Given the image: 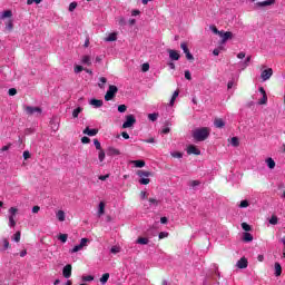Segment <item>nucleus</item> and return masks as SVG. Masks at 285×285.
Listing matches in <instances>:
<instances>
[{
	"mask_svg": "<svg viewBox=\"0 0 285 285\" xmlns=\"http://www.w3.org/2000/svg\"><path fill=\"white\" fill-rule=\"evenodd\" d=\"M191 137L193 139H195V141H206V139L210 137V128H197L193 131Z\"/></svg>",
	"mask_w": 285,
	"mask_h": 285,
	"instance_id": "1",
	"label": "nucleus"
},
{
	"mask_svg": "<svg viewBox=\"0 0 285 285\" xmlns=\"http://www.w3.org/2000/svg\"><path fill=\"white\" fill-rule=\"evenodd\" d=\"M117 92H119V88L115 85H109V88L105 95V101H112L117 97Z\"/></svg>",
	"mask_w": 285,
	"mask_h": 285,
	"instance_id": "2",
	"label": "nucleus"
},
{
	"mask_svg": "<svg viewBox=\"0 0 285 285\" xmlns=\"http://www.w3.org/2000/svg\"><path fill=\"white\" fill-rule=\"evenodd\" d=\"M137 124V118L135 115H127L126 121L122 124V128H132Z\"/></svg>",
	"mask_w": 285,
	"mask_h": 285,
	"instance_id": "3",
	"label": "nucleus"
},
{
	"mask_svg": "<svg viewBox=\"0 0 285 285\" xmlns=\"http://www.w3.org/2000/svg\"><path fill=\"white\" fill-rule=\"evenodd\" d=\"M273 77V68H268L262 71L261 79L263 81H268Z\"/></svg>",
	"mask_w": 285,
	"mask_h": 285,
	"instance_id": "4",
	"label": "nucleus"
},
{
	"mask_svg": "<svg viewBox=\"0 0 285 285\" xmlns=\"http://www.w3.org/2000/svg\"><path fill=\"white\" fill-rule=\"evenodd\" d=\"M24 110L27 115H35V112H38V115H41V112H43V110L40 107H32V106L24 107Z\"/></svg>",
	"mask_w": 285,
	"mask_h": 285,
	"instance_id": "5",
	"label": "nucleus"
},
{
	"mask_svg": "<svg viewBox=\"0 0 285 285\" xmlns=\"http://www.w3.org/2000/svg\"><path fill=\"white\" fill-rule=\"evenodd\" d=\"M62 275L66 279H70V277L72 276V265H66L62 269Z\"/></svg>",
	"mask_w": 285,
	"mask_h": 285,
	"instance_id": "6",
	"label": "nucleus"
},
{
	"mask_svg": "<svg viewBox=\"0 0 285 285\" xmlns=\"http://www.w3.org/2000/svg\"><path fill=\"white\" fill-rule=\"evenodd\" d=\"M222 33L219 35V37L222 38L220 43H226V41H228V39H233V32L230 31H220Z\"/></svg>",
	"mask_w": 285,
	"mask_h": 285,
	"instance_id": "7",
	"label": "nucleus"
},
{
	"mask_svg": "<svg viewBox=\"0 0 285 285\" xmlns=\"http://www.w3.org/2000/svg\"><path fill=\"white\" fill-rule=\"evenodd\" d=\"M167 52L171 61H179L181 56L179 55V52H177V50L168 49Z\"/></svg>",
	"mask_w": 285,
	"mask_h": 285,
	"instance_id": "8",
	"label": "nucleus"
},
{
	"mask_svg": "<svg viewBox=\"0 0 285 285\" xmlns=\"http://www.w3.org/2000/svg\"><path fill=\"white\" fill-rule=\"evenodd\" d=\"M187 155H202V150H199L195 145H189L187 147Z\"/></svg>",
	"mask_w": 285,
	"mask_h": 285,
	"instance_id": "9",
	"label": "nucleus"
},
{
	"mask_svg": "<svg viewBox=\"0 0 285 285\" xmlns=\"http://www.w3.org/2000/svg\"><path fill=\"white\" fill-rule=\"evenodd\" d=\"M237 268H248V259L246 257H242L237 263H236Z\"/></svg>",
	"mask_w": 285,
	"mask_h": 285,
	"instance_id": "10",
	"label": "nucleus"
},
{
	"mask_svg": "<svg viewBox=\"0 0 285 285\" xmlns=\"http://www.w3.org/2000/svg\"><path fill=\"white\" fill-rule=\"evenodd\" d=\"M107 155H108L109 157H117V156L121 155V151H119V149H117V148H115V147H109V148L107 149Z\"/></svg>",
	"mask_w": 285,
	"mask_h": 285,
	"instance_id": "11",
	"label": "nucleus"
},
{
	"mask_svg": "<svg viewBox=\"0 0 285 285\" xmlns=\"http://www.w3.org/2000/svg\"><path fill=\"white\" fill-rule=\"evenodd\" d=\"M98 132L99 129H90V127L83 129V135H88V137H95Z\"/></svg>",
	"mask_w": 285,
	"mask_h": 285,
	"instance_id": "12",
	"label": "nucleus"
},
{
	"mask_svg": "<svg viewBox=\"0 0 285 285\" xmlns=\"http://www.w3.org/2000/svg\"><path fill=\"white\" fill-rule=\"evenodd\" d=\"M257 8H266L268 6H275V0H265L256 3Z\"/></svg>",
	"mask_w": 285,
	"mask_h": 285,
	"instance_id": "13",
	"label": "nucleus"
},
{
	"mask_svg": "<svg viewBox=\"0 0 285 285\" xmlns=\"http://www.w3.org/2000/svg\"><path fill=\"white\" fill-rule=\"evenodd\" d=\"M90 106H95V108H101V106H104V100H99V99H91L89 101Z\"/></svg>",
	"mask_w": 285,
	"mask_h": 285,
	"instance_id": "14",
	"label": "nucleus"
},
{
	"mask_svg": "<svg viewBox=\"0 0 285 285\" xmlns=\"http://www.w3.org/2000/svg\"><path fill=\"white\" fill-rule=\"evenodd\" d=\"M99 83L98 87L100 88V90H104L106 88V83H108V78L106 77H100L99 78Z\"/></svg>",
	"mask_w": 285,
	"mask_h": 285,
	"instance_id": "15",
	"label": "nucleus"
},
{
	"mask_svg": "<svg viewBox=\"0 0 285 285\" xmlns=\"http://www.w3.org/2000/svg\"><path fill=\"white\" fill-rule=\"evenodd\" d=\"M214 126H215L216 128H224V126H226V122H224V119L217 118V119H215V121H214Z\"/></svg>",
	"mask_w": 285,
	"mask_h": 285,
	"instance_id": "16",
	"label": "nucleus"
},
{
	"mask_svg": "<svg viewBox=\"0 0 285 285\" xmlns=\"http://www.w3.org/2000/svg\"><path fill=\"white\" fill-rule=\"evenodd\" d=\"M243 242H253V234L248 233V232H245L243 233Z\"/></svg>",
	"mask_w": 285,
	"mask_h": 285,
	"instance_id": "17",
	"label": "nucleus"
},
{
	"mask_svg": "<svg viewBox=\"0 0 285 285\" xmlns=\"http://www.w3.org/2000/svg\"><path fill=\"white\" fill-rule=\"evenodd\" d=\"M274 268H275V276L279 277L282 275V265L279 263H275Z\"/></svg>",
	"mask_w": 285,
	"mask_h": 285,
	"instance_id": "18",
	"label": "nucleus"
},
{
	"mask_svg": "<svg viewBox=\"0 0 285 285\" xmlns=\"http://www.w3.org/2000/svg\"><path fill=\"white\" fill-rule=\"evenodd\" d=\"M56 217L59 222H66V213L63 210H58Z\"/></svg>",
	"mask_w": 285,
	"mask_h": 285,
	"instance_id": "19",
	"label": "nucleus"
},
{
	"mask_svg": "<svg viewBox=\"0 0 285 285\" xmlns=\"http://www.w3.org/2000/svg\"><path fill=\"white\" fill-rule=\"evenodd\" d=\"M106 213V204L104 202L99 203V209H98V215L101 217Z\"/></svg>",
	"mask_w": 285,
	"mask_h": 285,
	"instance_id": "20",
	"label": "nucleus"
},
{
	"mask_svg": "<svg viewBox=\"0 0 285 285\" xmlns=\"http://www.w3.org/2000/svg\"><path fill=\"white\" fill-rule=\"evenodd\" d=\"M137 175L138 177H153V173L146 170H138Z\"/></svg>",
	"mask_w": 285,
	"mask_h": 285,
	"instance_id": "21",
	"label": "nucleus"
},
{
	"mask_svg": "<svg viewBox=\"0 0 285 285\" xmlns=\"http://www.w3.org/2000/svg\"><path fill=\"white\" fill-rule=\"evenodd\" d=\"M81 63L85 66H92V61L90 60V56H83L81 59Z\"/></svg>",
	"mask_w": 285,
	"mask_h": 285,
	"instance_id": "22",
	"label": "nucleus"
},
{
	"mask_svg": "<svg viewBox=\"0 0 285 285\" xmlns=\"http://www.w3.org/2000/svg\"><path fill=\"white\" fill-rule=\"evenodd\" d=\"M108 279H110V274L109 273H105L101 278H100V283L102 285L107 284L108 283Z\"/></svg>",
	"mask_w": 285,
	"mask_h": 285,
	"instance_id": "23",
	"label": "nucleus"
},
{
	"mask_svg": "<svg viewBox=\"0 0 285 285\" xmlns=\"http://www.w3.org/2000/svg\"><path fill=\"white\" fill-rule=\"evenodd\" d=\"M148 238L146 237H139L137 240H136V244H140L141 246H146V244H148Z\"/></svg>",
	"mask_w": 285,
	"mask_h": 285,
	"instance_id": "24",
	"label": "nucleus"
},
{
	"mask_svg": "<svg viewBox=\"0 0 285 285\" xmlns=\"http://www.w3.org/2000/svg\"><path fill=\"white\" fill-rule=\"evenodd\" d=\"M12 17V11L11 10H6L1 14V19H10Z\"/></svg>",
	"mask_w": 285,
	"mask_h": 285,
	"instance_id": "25",
	"label": "nucleus"
},
{
	"mask_svg": "<svg viewBox=\"0 0 285 285\" xmlns=\"http://www.w3.org/2000/svg\"><path fill=\"white\" fill-rule=\"evenodd\" d=\"M80 112H83V108H81V107L76 108V109L72 111V117H73V119H77V117H79V114H80Z\"/></svg>",
	"mask_w": 285,
	"mask_h": 285,
	"instance_id": "26",
	"label": "nucleus"
},
{
	"mask_svg": "<svg viewBox=\"0 0 285 285\" xmlns=\"http://www.w3.org/2000/svg\"><path fill=\"white\" fill-rule=\"evenodd\" d=\"M266 164L271 170H273V168H275V160L273 158H267Z\"/></svg>",
	"mask_w": 285,
	"mask_h": 285,
	"instance_id": "27",
	"label": "nucleus"
},
{
	"mask_svg": "<svg viewBox=\"0 0 285 285\" xmlns=\"http://www.w3.org/2000/svg\"><path fill=\"white\" fill-rule=\"evenodd\" d=\"M132 164H135L136 168H144L146 166V161L144 160H134Z\"/></svg>",
	"mask_w": 285,
	"mask_h": 285,
	"instance_id": "28",
	"label": "nucleus"
},
{
	"mask_svg": "<svg viewBox=\"0 0 285 285\" xmlns=\"http://www.w3.org/2000/svg\"><path fill=\"white\" fill-rule=\"evenodd\" d=\"M105 41H117V33H110L107 38H105Z\"/></svg>",
	"mask_w": 285,
	"mask_h": 285,
	"instance_id": "29",
	"label": "nucleus"
},
{
	"mask_svg": "<svg viewBox=\"0 0 285 285\" xmlns=\"http://www.w3.org/2000/svg\"><path fill=\"white\" fill-rule=\"evenodd\" d=\"M58 239L62 242V244H66L68 242V234H60Z\"/></svg>",
	"mask_w": 285,
	"mask_h": 285,
	"instance_id": "30",
	"label": "nucleus"
},
{
	"mask_svg": "<svg viewBox=\"0 0 285 285\" xmlns=\"http://www.w3.org/2000/svg\"><path fill=\"white\" fill-rule=\"evenodd\" d=\"M98 159H99V161H104V159H106V151H104V149L99 150Z\"/></svg>",
	"mask_w": 285,
	"mask_h": 285,
	"instance_id": "31",
	"label": "nucleus"
},
{
	"mask_svg": "<svg viewBox=\"0 0 285 285\" xmlns=\"http://www.w3.org/2000/svg\"><path fill=\"white\" fill-rule=\"evenodd\" d=\"M242 228H243V230H245L246 233H250V230H253V228L250 227V225H248L247 223H242Z\"/></svg>",
	"mask_w": 285,
	"mask_h": 285,
	"instance_id": "32",
	"label": "nucleus"
},
{
	"mask_svg": "<svg viewBox=\"0 0 285 285\" xmlns=\"http://www.w3.org/2000/svg\"><path fill=\"white\" fill-rule=\"evenodd\" d=\"M185 55H186V59L188 61H195V57L193 56V53H190L189 49L187 51H185Z\"/></svg>",
	"mask_w": 285,
	"mask_h": 285,
	"instance_id": "33",
	"label": "nucleus"
},
{
	"mask_svg": "<svg viewBox=\"0 0 285 285\" xmlns=\"http://www.w3.org/2000/svg\"><path fill=\"white\" fill-rule=\"evenodd\" d=\"M9 213H10V217H14L17 213H19V209L17 207H10Z\"/></svg>",
	"mask_w": 285,
	"mask_h": 285,
	"instance_id": "34",
	"label": "nucleus"
},
{
	"mask_svg": "<svg viewBox=\"0 0 285 285\" xmlns=\"http://www.w3.org/2000/svg\"><path fill=\"white\" fill-rule=\"evenodd\" d=\"M9 226L11 228H14V226H17V220H14L13 216H9Z\"/></svg>",
	"mask_w": 285,
	"mask_h": 285,
	"instance_id": "35",
	"label": "nucleus"
},
{
	"mask_svg": "<svg viewBox=\"0 0 285 285\" xmlns=\"http://www.w3.org/2000/svg\"><path fill=\"white\" fill-rule=\"evenodd\" d=\"M159 117V114L154 112L148 115L149 121H155Z\"/></svg>",
	"mask_w": 285,
	"mask_h": 285,
	"instance_id": "36",
	"label": "nucleus"
},
{
	"mask_svg": "<svg viewBox=\"0 0 285 285\" xmlns=\"http://www.w3.org/2000/svg\"><path fill=\"white\" fill-rule=\"evenodd\" d=\"M209 29L212 30V32H214V35H218V37L219 35H222V31L217 30V27L215 24H212Z\"/></svg>",
	"mask_w": 285,
	"mask_h": 285,
	"instance_id": "37",
	"label": "nucleus"
},
{
	"mask_svg": "<svg viewBox=\"0 0 285 285\" xmlns=\"http://www.w3.org/2000/svg\"><path fill=\"white\" fill-rule=\"evenodd\" d=\"M268 101V96L264 95L263 98L258 101L259 106L266 105Z\"/></svg>",
	"mask_w": 285,
	"mask_h": 285,
	"instance_id": "38",
	"label": "nucleus"
},
{
	"mask_svg": "<svg viewBox=\"0 0 285 285\" xmlns=\"http://www.w3.org/2000/svg\"><path fill=\"white\" fill-rule=\"evenodd\" d=\"M83 247L79 244L76 245L72 249L69 250V253H79Z\"/></svg>",
	"mask_w": 285,
	"mask_h": 285,
	"instance_id": "39",
	"label": "nucleus"
},
{
	"mask_svg": "<svg viewBox=\"0 0 285 285\" xmlns=\"http://www.w3.org/2000/svg\"><path fill=\"white\" fill-rule=\"evenodd\" d=\"M13 242H21V232H17L14 235H13Z\"/></svg>",
	"mask_w": 285,
	"mask_h": 285,
	"instance_id": "40",
	"label": "nucleus"
},
{
	"mask_svg": "<svg viewBox=\"0 0 285 285\" xmlns=\"http://www.w3.org/2000/svg\"><path fill=\"white\" fill-rule=\"evenodd\" d=\"M232 146H234L235 148H237V146H239V138L233 137V138H232Z\"/></svg>",
	"mask_w": 285,
	"mask_h": 285,
	"instance_id": "41",
	"label": "nucleus"
},
{
	"mask_svg": "<svg viewBox=\"0 0 285 285\" xmlns=\"http://www.w3.org/2000/svg\"><path fill=\"white\" fill-rule=\"evenodd\" d=\"M141 70L144 72H148L150 70V65L148 62L142 63Z\"/></svg>",
	"mask_w": 285,
	"mask_h": 285,
	"instance_id": "42",
	"label": "nucleus"
},
{
	"mask_svg": "<svg viewBox=\"0 0 285 285\" xmlns=\"http://www.w3.org/2000/svg\"><path fill=\"white\" fill-rule=\"evenodd\" d=\"M139 184H141L142 186H148V184H150V178H141L139 180Z\"/></svg>",
	"mask_w": 285,
	"mask_h": 285,
	"instance_id": "43",
	"label": "nucleus"
},
{
	"mask_svg": "<svg viewBox=\"0 0 285 285\" xmlns=\"http://www.w3.org/2000/svg\"><path fill=\"white\" fill-rule=\"evenodd\" d=\"M88 243H90V239H88V238H81V240H80V245L82 248L88 246Z\"/></svg>",
	"mask_w": 285,
	"mask_h": 285,
	"instance_id": "44",
	"label": "nucleus"
},
{
	"mask_svg": "<svg viewBox=\"0 0 285 285\" xmlns=\"http://www.w3.org/2000/svg\"><path fill=\"white\" fill-rule=\"evenodd\" d=\"M278 219H277V216H272L271 219H269V224H272V226H276Z\"/></svg>",
	"mask_w": 285,
	"mask_h": 285,
	"instance_id": "45",
	"label": "nucleus"
},
{
	"mask_svg": "<svg viewBox=\"0 0 285 285\" xmlns=\"http://www.w3.org/2000/svg\"><path fill=\"white\" fill-rule=\"evenodd\" d=\"M75 10H77V2H71L69 4V12H75Z\"/></svg>",
	"mask_w": 285,
	"mask_h": 285,
	"instance_id": "46",
	"label": "nucleus"
},
{
	"mask_svg": "<svg viewBox=\"0 0 285 285\" xmlns=\"http://www.w3.org/2000/svg\"><path fill=\"white\" fill-rule=\"evenodd\" d=\"M95 279V276L88 275V276H82V282H92Z\"/></svg>",
	"mask_w": 285,
	"mask_h": 285,
	"instance_id": "47",
	"label": "nucleus"
},
{
	"mask_svg": "<svg viewBox=\"0 0 285 285\" xmlns=\"http://www.w3.org/2000/svg\"><path fill=\"white\" fill-rule=\"evenodd\" d=\"M94 145L96 146V150H101V142H99V139H94Z\"/></svg>",
	"mask_w": 285,
	"mask_h": 285,
	"instance_id": "48",
	"label": "nucleus"
},
{
	"mask_svg": "<svg viewBox=\"0 0 285 285\" xmlns=\"http://www.w3.org/2000/svg\"><path fill=\"white\" fill-rule=\"evenodd\" d=\"M171 157H175L176 159H181V157H184V154H181L179 151H175L171 154Z\"/></svg>",
	"mask_w": 285,
	"mask_h": 285,
	"instance_id": "49",
	"label": "nucleus"
},
{
	"mask_svg": "<svg viewBox=\"0 0 285 285\" xmlns=\"http://www.w3.org/2000/svg\"><path fill=\"white\" fill-rule=\"evenodd\" d=\"M128 110V107L126 105L118 106V112H126Z\"/></svg>",
	"mask_w": 285,
	"mask_h": 285,
	"instance_id": "50",
	"label": "nucleus"
},
{
	"mask_svg": "<svg viewBox=\"0 0 285 285\" xmlns=\"http://www.w3.org/2000/svg\"><path fill=\"white\" fill-rule=\"evenodd\" d=\"M249 204L248 200H242L239 204V208H248Z\"/></svg>",
	"mask_w": 285,
	"mask_h": 285,
	"instance_id": "51",
	"label": "nucleus"
},
{
	"mask_svg": "<svg viewBox=\"0 0 285 285\" xmlns=\"http://www.w3.org/2000/svg\"><path fill=\"white\" fill-rule=\"evenodd\" d=\"M7 30L12 31V29L14 28V23H12V20H9L7 23Z\"/></svg>",
	"mask_w": 285,
	"mask_h": 285,
	"instance_id": "52",
	"label": "nucleus"
},
{
	"mask_svg": "<svg viewBox=\"0 0 285 285\" xmlns=\"http://www.w3.org/2000/svg\"><path fill=\"white\" fill-rule=\"evenodd\" d=\"M2 242H3V248H4V250H8V248H10V242H8L7 238H4Z\"/></svg>",
	"mask_w": 285,
	"mask_h": 285,
	"instance_id": "53",
	"label": "nucleus"
},
{
	"mask_svg": "<svg viewBox=\"0 0 285 285\" xmlns=\"http://www.w3.org/2000/svg\"><path fill=\"white\" fill-rule=\"evenodd\" d=\"M41 1H43V0H27V6H32V3L39 4V3H41Z\"/></svg>",
	"mask_w": 285,
	"mask_h": 285,
	"instance_id": "54",
	"label": "nucleus"
},
{
	"mask_svg": "<svg viewBox=\"0 0 285 285\" xmlns=\"http://www.w3.org/2000/svg\"><path fill=\"white\" fill-rule=\"evenodd\" d=\"M82 70H83V67H82V66L77 65V66L75 67V72H76V75H79V72H82Z\"/></svg>",
	"mask_w": 285,
	"mask_h": 285,
	"instance_id": "55",
	"label": "nucleus"
},
{
	"mask_svg": "<svg viewBox=\"0 0 285 285\" xmlns=\"http://www.w3.org/2000/svg\"><path fill=\"white\" fill-rule=\"evenodd\" d=\"M180 48L184 52H187L189 49H188V45L186 42H181L180 43Z\"/></svg>",
	"mask_w": 285,
	"mask_h": 285,
	"instance_id": "56",
	"label": "nucleus"
},
{
	"mask_svg": "<svg viewBox=\"0 0 285 285\" xmlns=\"http://www.w3.org/2000/svg\"><path fill=\"white\" fill-rule=\"evenodd\" d=\"M8 94H9L10 97H14V95H17V89L11 88V89H9Z\"/></svg>",
	"mask_w": 285,
	"mask_h": 285,
	"instance_id": "57",
	"label": "nucleus"
},
{
	"mask_svg": "<svg viewBox=\"0 0 285 285\" xmlns=\"http://www.w3.org/2000/svg\"><path fill=\"white\" fill-rule=\"evenodd\" d=\"M158 237H159V239H165V237H168V233L167 232H160Z\"/></svg>",
	"mask_w": 285,
	"mask_h": 285,
	"instance_id": "58",
	"label": "nucleus"
},
{
	"mask_svg": "<svg viewBox=\"0 0 285 285\" xmlns=\"http://www.w3.org/2000/svg\"><path fill=\"white\" fill-rule=\"evenodd\" d=\"M119 247H117V246H114V247H111V249H110V253H112L114 255H117V253H119Z\"/></svg>",
	"mask_w": 285,
	"mask_h": 285,
	"instance_id": "59",
	"label": "nucleus"
},
{
	"mask_svg": "<svg viewBox=\"0 0 285 285\" xmlns=\"http://www.w3.org/2000/svg\"><path fill=\"white\" fill-rule=\"evenodd\" d=\"M185 79H187L188 81L193 79V76H190V71L188 70L185 71Z\"/></svg>",
	"mask_w": 285,
	"mask_h": 285,
	"instance_id": "60",
	"label": "nucleus"
},
{
	"mask_svg": "<svg viewBox=\"0 0 285 285\" xmlns=\"http://www.w3.org/2000/svg\"><path fill=\"white\" fill-rule=\"evenodd\" d=\"M119 26H126V18L120 17L118 20Z\"/></svg>",
	"mask_w": 285,
	"mask_h": 285,
	"instance_id": "61",
	"label": "nucleus"
},
{
	"mask_svg": "<svg viewBox=\"0 0 285 285\" xmlns=\"http://www.w3.org/2000/svg\"><path fill=\"white\" fill-rule=\"evenodd\" d=\"M81 142H82V144H90V138H88L87 136H83V137L81 138Z\"/></svg>",
	"mask_w": 285,
	"mask_h": 285,
	"instance_id": "62",
	"label": "nucleus"
},
{
	"mask_svg": "<svg viewBox=\"0 0 285 285\" xmlns=\"http://www.w3.org/2000/svg\"><path fill=\"white\" fill-rule=\"evenodd\" d=\"M199 184H202L199 180H193V181L190 183V186H191L193 188H195V186H199Z\"/></svg>",
	"mask_w": 285,
	"mask_h": 285,
	"instance_id": "63",
	"label": "nucleus"
},
{
	"mask_svg": "<svg viewBox=\"0 0 285 285\" xmlns=\"http://www.w3.org/2000/svg\"><path fill=\"white\" fill-rule=\"evenodd\" d=\"M23 159H30V151H23Z\"/></svg>",
	"mask_w": 285,
	"mask_h": 285,
	"instance_id": "64",
	"label": "nucleus"
}]
</instances>
